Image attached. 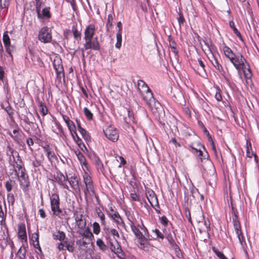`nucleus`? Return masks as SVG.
<instances>
[{
  "mask_svg": "<svg viewBox=\"0 0 259 259\" xmlns=\"http://www.w3.org/2000/svg\"><path fill=\"white\" fill-rule=\"evenodd\" d=\"M106 137L110 141L116 142L119 138V134L116 128L109 126L104 131Z\"/></svg>",
  "mask_w": 259,
  "mask_h": 259,
  "instance_id": "nucleus-10",
  "label": "nucleus"
},
{
  "mask_svg": "<svg viewBox=\"0 0 259 259\" xmlns=\"http://www.w3.org/2000/svg\"><path fill=\"white\" fill-rule=\"evenodd\" d=\"M51 209L54 215L59 216L62 213L60 208V198L58 194H53L51 197Z\"/></svg>",
  "mask_w": 259,
  "mask_h": 259,
  "instance_id": "nucleus-6",
  "label": "nucleus"
},
{
  "mask_svg": "<svg viewBox=\"0 0 259 259\" xmlns=\"http://www.w3.org/2000/svg\"><path fill=\"white\" fill-rule=\"evenodd\" d=\"M72 32L75 38H80L81 33L76 28H72Z\"/></svg>",
  "mask_w": 259,
  "mask_h": 259,
  "instance_id": "nucleus-44",
  "label": "nucleus"
},
{
  "mask_svg": "<svg viewBox=\"0 0 259 259\" xmlns=\"http://www.w3.org/2000/svg\"><path fill=\"white\" fill-rule=\"evenodd\" d=\"M15 182L12 181L11 180H9V181H7L5 183V187L8 192H10L12 191L13 184H14Z\"/></svg>",
  "mask_w": 259,
  "mask_h": 259,
  "instance_id": "nucleus-35",
  "label": "nucleus"
},
{
  "mask_svg": "<svg viewBox=\"0 0 259 259\" xmlns=\"http://www.w3.org/2000/svg\"><path fill=\"white\" fill-rule=\"evenodd\" d=\"M7 150L8 154H10L11 156H12L14 162L15 163V165L14 164L13 165L14 168L16 167L19 171L22 170V169H25L22 166V161L18 153L13 149L10 146H7Z\"/></svg>",
  "mask_w": 259,
  "mask_h": 259,
  "instance_id": "nucleus-5",
  "label": "nucleus"
},
{
  "mask_svg": "<svg viewBox=\"0 0 259 259\" xmlns=\"http://www.w3.org/2000/svg\"><path fill=\"white\" fill-rule=\"evenodd\" d=\"M39 213L40 217L42 218H45L46 216V213L42 209H40L39 210Z\"/></svg>",
  "mask_w": 259,
  "mask_h": 259,
  "instance_id": "nucleus-61",
  "label": "nucleus"
},
{
  "mask_svg": "<svg viewBox=\"0 0 259 259\" xmlns=\"http://www.w3.org/2000/svg\"><path fill=\"white\" fill-rule=\"evenodd\" d=\"M86 189L84 190V194L85 196H87L88 194H90V192L93 194L95 193L94 187L93 183L90 184L86 185Z\"/></svg>",
  "mask_w": 259,
  "mask_h": 259,
  "instance_id": "nucleus-28",
  "label": "nucleus"
},
{
  "mask_svg": "<svg viewBox=\"0 0 259 259\" xmlns=\"http://www.w3.org/2000/svg\"><path fill=\"white\" fill-rule=\"evenodd\" d=\"M95 31V26L94 24L89 25L84 31V39L85 40L86 48L90 47V40H92Z\"/></svg>",
  "mask_w": 259,
  "mask_h": 259,
  "instance_id": "nucleus-9",
  "label": "nucleus"
},
{
  "mask_svg": "<svg viewBox=\"0 0 259 259\" xmlns=\"http://www.w3.org/2000/svg\"><path fill=\"white\" fill-rule=\"evenodd\" d=\"M38 103L39 111L41 113L43 116L46 115L48 113V109L46 105L42 102L39 101Z\"/></svg>",
  "mask_w": 259,
  "mask_h": 259,
  "instance_id": "nucleus-29",
  "label": "nucleus"
},
{
  "mask_svg": "<svg viewBox=\"0 0 259 259\" xmlns=\"http://www.w3.org/2000/svg\"><path fill=\"white\" fill-rule=\"evenodd\" d=\"M79 132L85 141H89L91 140V137L89 133L83 128H80Z\"/></svg>",
  "mask_w": 259,
  "mask_h": 259,
  "instance_id": "nucleus-30",
  "label": "nucleus"
},
{
  "mask_svg": "<svg viewBox=\"0 0 259 259\" xmlns=\"http://www.w3.org/2000/svg\"><path fill=\"white\" fill-rule=\"evenodd\" d=\"M10 5V0H0V8H6Z\"/></svg>",
  "mask_w": 259,
  "mask_h": 259,
  "instance_id": "nucleus-39",
  "label": "nucleus"
},
{
  "mask_svg": "<svg viewBox=\"0 0 259 259\" xmlns=\"http://www.w3.org/2000/svg\"><path fill=\"white\" fill-rule=\"evenodd\" d=\"M155 233H156V234L158 237L161 238V239L163 238V235L158 229L155 230Z\"/></svg>",
  "mask_w": 259,
  "mask_h": 259,
  "instance_id": "nucleus-59",
  "label": "nucleus"
},
{
  "mask_svg": "<svg viewBox=\"0 0 259 259\" xmlns=\"http://www.w3.org/2000/svg\"><path fill=\"white\" fill-rule=\"evenodd\" d=\"M67 126L71 132L72 136H74V134H76L75 126L72 121H70L67 123Z\"/></svg>",
  "mask_w": 259,
  "mask_h": 259,
  "instance_id": "nucleus-31",
  "label": "nucleus"
},
{
  "mask_svg": "<svg viewBox=\"0 0 259 259\" xmlns=\"http://www.w3.org/2000/svg\"><path fill=\"white\" fill-rule=\"evenodd\" d=\"M32 238L33 239V241L36 243V245H38V234L37 233H36L33 234Z\"/></svg>",
  "mask_w": 259,
  "mask_h": 259,
  "instance_id": "nucleus-54",
  "label": "nucleus"
},
{
  "mask_svg": "<svg viewBox=\"0 0 259 259\" xmlns=\"http://www.w3.org/2000/svg\"><path fill=\"white\" fill-rule=\"evenodd\" d=\"M109 214L110 217L118 224H120L122 223V220L120 217L119 213L115 211L112 207L110 208L109 211Z\"/></svg>",
  "mask_w": 259,
  "mask_h": 259,
  "instance_id": "nucleus-13",
  "label": "nucleus"
},
{
  "mask_svg": "<svg viewBox=\"0 0 259 259\" xmlns=\"http://www.w3.org/2000/svg\"><path fill=\"white\" fill-rule=\"evenodd\" d=\"M14 171L18 178H20L21 176H27V175L25 173V169H22V170H20V172H18V170L16 169H15Z\"/></svg>",
  "mask_w": 259,
  "mask_h": 259,
  "instance_id": "nucleus-42",
  "label": "nucleus"
},
{
  "mask_svg": "<svg viewBox=\"0 0 259 259\" xmlns=\"http://www.w3.org/2000/svg\"><path fill=\"white\" fill-rule=\"evenodd\" d=\"M38 39L44 43L50 42L52 40V34L47 27L42 28L39 32Z\"/></svg>",
  "mask_w": 259,
  "mask_h": 259,
  "instance_id": "nucleus-7",
  "label": "nucleus"
},
{
  "mask_svg": "<svg viewBox=\"0 0 259 259\" xmlns=\"http://www.w3.org/2000/svg\"><path fill=\"white\" fill-rule=\"evenodd\" d=\"M83 112L85 117L88 120H91L93 119V114L88 108H84Z\"/></svg>",
  "mask_w": 259,
  "mask_h": 259,
  "instance_id": "nucleus-33",
  "label": "nucleus"
},
{
  "mask_svg": "<svg viewBox=\"0 0 259 259\" xmlns=\"http://www.w3.org/2000/svg\"><path fill=\"white\" fill-rule=\"evenodd\" d=\"M53 238L55 240L63 241L65 238V234L62 231H58L54 233L53 235Z\"/></svg>",
  "mask_w": 259,
  "mask_h": 259,
  "instance_id": "nucleus-26",
  "label": "nucleus"
},
{
  "mask_svg": "<svg viewBox=\"0 0 259 259\" xmlns=\"http://www.w3.org/2000/svg\"><path fill=\"white\" fill-rule=\"evenodd\" d=\"M8 199L9 202H11L12 203H13L14 202V197L13 194H9L8 195Z\"/></svg>",
  "mask_w": 259,
  "mask_h": 259,
  "instance_id": "nucleus-56",
  "label": "nucleus"
},
{
  "mask_svg": "<svg viewBox=\"0 0 259 259\" xmlns=\"http://www.w3.org/2000/svg\"><path fill=\"white\" fill-rule=\"evenodd\" d=\"M98 217L101 219L102 224L103 225H104L105 223V215H104V213L101 211H100L99 212H98Z\"/></svg>",
  "mask_w": 259,
  "mask_h": 259,
  "instance_id": "nucleus-49",
  "label": "nucleus"
},
{
  "mask_svg": "<svg viewBox=\"0 0 259 259\" xmlns=\"http://www.w3.org/2000/svg\"><path fill=\"white\" fill-rule=\"evenodd\" d=\"M72 137L76 144L80 148H81V146H84V144L82 142L81 140L79 138L76 133V134H74V136Z\"/></svg>",
  "mask_w": 259,
  "mask_h": 259,
  "instance_id": "nucleus-36",
  "label": "nucleus"
},
{
  "mask_svg": "<svg viewBox=\"0 0 259 259\" xmlns=\"http://www.w3.org/2000/svg\"><path fill=\"white\" fill-rule=\"evenodd\" d=\"M18 179L20 185L23 188V189H26L29 186V181L28 176L25 177L21 176L20 178H18Z\"/></svg>",
  "mask_w": 259,
  "mask_h": 259,
  "instance_id": "nucleus-22",
  "label": "nucleus"
},
{
  "mask_svg": "<svg viewBox=\"0 0 259 259\" xmlns=\"http://www.w3.org/2000/svg\"><path fill=\"white\" fill-rule=\"evenodd\" d=\"M73 245V243H69V244H66L65 247L68 251L72 252L74 249V248Z\"/></svg>",
  "mask_w": 259,
  "mask_h": 259,
  "instance_id": "nucleus-48",
  "label": "nucleus"
},
{
  "mask_svg": "<svg viewBox=\"0 0 259 259\" xmlns=\"http://www.w3.org/2000/svg\"><path fill=\"white\" fill-rule=\"evenodd\" d=\"M18 236L22 242L27 241V235L25 227L24 226H20L18 229Z\"/></svg>",
  "mask_w": 259,
  "mask_h": 259,
  "instance_id": "nucleus-19",
  "label": "nucleus"
},
{
  "mask_svg": "<svg viewBox=\"0 0 259 259\" xmlns=\"http://www.w3.org/2000/svg\"><path fill=\"white\" fill-rule=\"evenodd\" d=\"M230 61L238 70L239 73L242 71L246 78H249L251 76V70L249 64L241 54L235 55V57H233Z\"/></svg>",
  "mask_w": 259,
  "mask_h": 259,
  "instance_id": "nucleus-1",
  "label": "nucleus"
},
{
  "mask_svg": "<svg viewBox=\"0 0 259 259\" xmlns=\"http://www.w3.org/2000/svg\"><path fill=\"white\" fill-rule=\"evenodd\" d=\"M113 20V16L112 14H109L108 16L107 23V30L109 31V29L112 26V21Z\"/></svg>",
  "mask_w": 259,
  "mask_h": 259,
  "instance_id": "nucleus-37",
  "label": "nucleus"
},
{
  "mask_svg": "<svg viewBox=\"0 0 259 259\" xmlns=\"http://www.w3.org/2000/svg\"><path fill=\"white\" fill-rule=\"evenodd\" d=\"M79 234L82 238L77 241L76 244L77 245L85 246L87 245L93 243L92 239L94 236L89 228H87L79 232Z\"/></svg>",
  "mask_w": 259,
  "mask_h": 259,
  "instance_id": "nucleus-4",
  "label": "nucleus"
},
{
  "mask_svg": "<svg viewBox=\"0 0 259 259\" xmlns=\"http://www.w3.org/2000/svg\"><path fill=\"white\" fill-rule=\"evenodd\" d=\"M26 142L28 146H31L33 144V141L30 138L27 139Z\"/></svg>",
  "mask_w": 259,
  "mask_h": 259,
  "instance_id": "nucleus-62",
  "label": "nucleus"
},
{
  "mask_svg": "<svg viewBox=\"0 0 259 259\" xmlns=\"http://www.w3.org/2000/svg\"><path fill=\"white\" fill-rule=\"evenodd\" d=\"M167 239L170 244V245L174 247V248L175 249L176 252L177 253V256L180 257V255L181 254L180 252V249L179 247V246L177 245L173 237L171 235H168L167 236Z\"/></svg>",
  "mask_w": 259,
  "mask_h": 259,
  "instance_id": "nucleus-18",
  "label": "nucleus"
},
{
  "mask_svg": "<svg viewBox=\"0 0 259 259\" xmlns=\"http://www.w3.org/2000/svg\"><path fill=\"white\" fill-rule=\"evenodd\" d=\"M61 63V59L59 57H56L54 60L53 65L54 68L58 74L62 72L63 70V66Z\"/></svg>",
  "mask_w": 259,
  "mask_h": 259,
  "instance_id": "nucleus-12",
  "label": "nucleus"
},
{
  "mask_svg": "<svg viewBox=\"0 0 259 259\" xmlns=\"http://www.w3.org/2000/svg\"><path fill=\"white\" fill-rule=\"evenodd\" d=\"M6 111L10 116H12L13 114V111L10 107H7Z\"/></svg>",
  "mask_w": 259,
  "mask_h": 259,
  "instance_id": "nucleus-58",
  "label": "nucleus"
},
{
  "mask_svg": "<svg viewBox=\"0 0 259 259\" xmlns=\"http://www.w3.org/2000/svg\"><path fill=\"white\" fill-rule=\"evenodd\" d=\"M246 155L247 157L251 158L253 155L254 156L255 160L256 161V155L253 153L252 151L251 143L249 141H246Z\"/></svg>",
  "mask_w": 259,
  "mask_h": 259,
  "instance_id": "nucleus-24",
  "label": "nucleus"
},
{
  "mask_svg": "<svg viewBox=\"0 0 259 259\" xmlns=\"http://www.w3.org/2000/svg\"><path fill=\"white\" fill-rule=\"evenodd\" d=\"M64 243L60 242L58 245V248L59 250H63L64 249Z\"/></svg>",
  "mask_w": 259,
  "mask_h": 259,
  "instance_id": "nucleus-63",
  "label": "nucleus"
},
{
  "mask_svg": "<svg viewBox=\"0 0 259 259\" xmlns=\"http://www.w3.org/2000/svg\"><path fill=\"white\" fill-rule=\"evenodd\" d=\"M63 119L64 120V121L66 122V123L67 124V123H69L70 121H71L69 118L67 116H65V115H63Z\"/></svg>",
  "mask_w": 259,
  "mask_h": 259,
  "instance_id": "nucleus-64",
  "label": "nucleus"
},
{
  "mask_svg": "<svg viewBox=\"0 0 259 259\" xmlns=\"http://www.w3.org/2000/svg\"><path fill=\"white\" fill-rule=\"evenodd\" d=\"M74 217L78 228L81 230L85 229L87 223L83 215L78 211H75L74 213Z\"/></svg>",
  "mask_w": 259,
  "mask_h": 259,
  "instance_id": "nucleus-11",
  "label": "nucleus"
},
{
  "mask_svg": "<svg viewBox=\"0 0 259 259\" xmlns=\"http://www.w3.org/2000/svg\"><path fill=\"white\" fill-rule=\"evenodd\" d=\"M147 198L153 207L158 206L157 197L153 191L147 196Z\"/></svg>",
  "mask_w": 259,
  "mask_h": 259,
  "instance_id": "nucleus-15",
  "label": "nucleus"
},
{
  "mask_svg": "<svg viewBox=\"0 0 259 259\" xmlns=\"http://www.w3.org/2000/svg\"><path fill=\"white\" fill-rule=\"evenodd\" d=\"M90 47L86 48L85 43L84 45V47L85 50H88L89 49H93L95 50H98L100 49V45L98 40V38L97 37H95L93 40H90Z\"/></svg>",
  "mask_w": 259,
  "mask_h": 259,
  "instance_id": "nucleus-16",
  "label": "nucleus"
},
{
  "mask_svg": "<svg viewBox=\"0 0 259 259\" xmlns=\"http://www.w3.org/2000/svg\"><path fill=\"white\" fill-rule=\"evenodd\" d=\"M42 16L44 17L49 18L51 17L50 12V8H44L42 11Z\"/></svg>",
  "mask_w": 259,
  "mask_h": 259,
  "instance_id": "nucleus-41",
  "label": "nucleus"
},
{
  "mask_svg": "<svg viewBox=\"0 0 259 259\" xmlns=\"http://www.w3.org/2000/svg\"><path fill=\"white\" fill-rule=\"evenodd\" d=\"M131 197L133 200L134 201H139L140 196L137 194L136 193H131Z\"/></svg>",
  "mask_w": 259,
  "mask_h": 259,
  "instance_id": "nucleus-52",
  "label": "nucleus"
},
{
  "mask_svg": "<svg viewBox=\"0 0 259 259\" xmlns=\"http://www.w3.org/2000/svg\"><path fill=\"white\" fill-rule=\"evenodd\" d=\"M212 250L220 259H227L223 253L218 250L215 247H213Z\"/></svg>",
  "mask_w": 259,
  "mask_h": 259,
  "instance_id": "nucleus-40",
  "label": "nucleus"
},
{
  "mask_svg": "<svg viewBox=\"0 0 259 259\" xmlns=\"http://www.w3.org/2000/svg\"><path fill=\"white\" fill-rule=\"evenodd\" d=\"M116 39H117V42L115 45V47L119 49L121 45V40H122V36H121V33H120V32H118L116 34Z\"/></svg>",
  "mask_w": 259,
  "mask_h": 259,
  "instance_id": "nucleus-34",
  "label": "nucleus"
},
{
  "mask_svg": "<svg viewBox=\"0 0 259 259\" xmlns=\"http://www.w3.org/2000/svg\"><path fill=\"white\" fill-rule=\"evenodd\" d=\"M215 98L217 101H220L222 99V95L219 92H217L215 95Z\"/></svg>",
  "mask_w": 259,
  "mask_h": 259,
  "instance_id": "nucleus-55",
  "label": "nucleus"
},
{
  "mask_svg": "<svg viewBox=\"0 0 259 259\" xmlns=\"http://www.w3.org/2000/svg\"><path fill=\"white\" fill-rule=\"evenodd\" d=\"M95 164L96 165V166H97L98 169L102 170V169L103 168V164L102 163L101 161L100 160V159L98 157H96L95 158Z\"/></svg>",
  "mask_w": 259,
  "mask_h": 259,
  "instance_id": "nucleus-43",
  "label": "nucleus"
},
{
  "mask_svg": "<svg viewBox=\"0 0 259 259\" xmlns=\"http://www.w3.org/2000/svg\"><path fill=\"white\" fill-rule=\"evenodd\" d=\"M26 249L25 246L22 244L16 254L18 259H26Z\"/></svg>",
  "mask_w": 259,
  "mask_h": 259,
  "instance_id": "nucleus-20",
  "label": "nucleus"
},
{
  "mask_svg": "<svg viewBox=\"0 0 259 259\" xmlns=\"http://www.w3.org/2000/svg\"><path fill=\"white\" fill-rule=\"evenodd\" d=\"M225 56L230 60H232L233 57H235V55L233 53L232 50L229 47L225 46L223 49Z\"/></svg>",
  "mask_w": 259,
  "mask_h": 259,
  "instance_id": "nucleus-25",
  "label": "nucleus"
},
{
  "mask_svg": "<svg viewBox=\"0 0 259 259\" xmlns=\"http://www.w3.org/2000/svg\"><path fill=\"white\" fill-rule=\"evenodd\" d=\"M131 226L133 232L138 239V242L140 243L139 247L144 250H147L148 240L143 235L139 228H141L142 230L144 229L140 225L136 226L133 222H132Z\"/></svg>",
  "mask_w": 259,
  "mask_h": 259,
  "instance_id": "nucleus-3",
  "label": "nucleus"
},
{
  "mask_svg": "<svg viewBox=\"0 0 259 259\" xmlns=\"http://www.w3.org/2000/svg\"><path fill=\"white\" fill-rule=\"evenodd\" d=\"M83 179L85 185L93 183L91 177H89L88 175H86L85 176H84Z\"/></svg>",
  "mask_w": 259,
  "mask_h": 259,
  "instance_id": "nucleus-46",
  "label": "nucleus"
},
{
  "mask_svg": "<svg viewBox=\"0 0 259 259\" xmlns=\"http://www.w3.org/2000/svg\"><path fill=\"white\" fill-rule=\"evenodd\" d=\"M232 220L235 231L236 232V234L237 235V237L239 241V242L241 245H243V242H244V237L243 236L242 233L241 231V227L240 223L238 220V215H235L234 217H232Z\"/></svg>",
  "mask_w": 259,
  "mask_h": 259,
  "instance_id": "nucleus-8",
  "label": "nucleus"
},
{
  "mask_svg": "<svg viewBox=\"0 0 259 259\" xmlns=\"http://www.w3.org/2000/svg\"><path fill=\"white\" fill-rule=\"evenodd\" d=\"M5 48L6 52L12 57L11 53L13 51V47L11 45V44H10L9 45L7 46Z\"/></svg>",
  "mask_w": 259,
  "mask_h": 259,
  "instance_id": "nucleus-51",
  "label": "nucleus"
},
{
  "mask_svg": "<svg viewBox=\"0 0 259 259\" xmlns=\"http://www.w3.org/2000/svg\"><path fill=\"white\" fill-rule=\"evenodd\" d=\"M128 119H127V117H125V120L126 122H130V121H134V116H133V113L128 111Z\"/></svg>",
  "mask_w": 259,
  "mask_h": 259,
  "instance_id": "nucleus-47",
  "label": "nucleus"
},
{
  "mask_svg": "<svg viewBox=\"0 0 259 259\" xmlns=\"http://www.w3.org/2000/svg\"><path fill=\"white\" fill-rule=\"evenodd\" d=\"M43 149L45 152L46 153L47 156L49 159H51V158H53L55 156V154L54 152L51 151L50 147L49 145H46L43 147Z\"/></svg>",
  "mask_w": 259,
  "mask_h": 259,
  "instance_id": "nucleus-27",
  "label": "nucleus"
},
{
  "mask_svg": "<svg viewBox=\"0 0 259 259\" xmlns=\"http://www.w3.org/2000/svg\"><path fill=\"white\" fill-rule=\"evenodd\" d=\"M194 219L196 220V221L199 223H204V226L205 228H208L209 224H207L205 221H204V217L201 212V211H199L197 215H195L194 216Z\"/></svg>",
  "mask_w": 259,
  "mask_h": 259,
  "instance_id": "nucleus-21",
  "label": "nucleus"
},
{
  "mask_svg": "<svg viewBox=\"0 0 259 259\" xmlns=\"http://www.w3.org/2000/svg\"><path fill=\"white\" fill-rule=\"evenodd\" d=\"M100 230V226L98 223L95 222L93 224V231L95 234H98Z\"/></svg>",
  "mask_w": 259,
  "mask_h": 259,
  "instance_id": "nucleus-45",
  "label": "nucleus"
},
{
  "mask_svg": "<svg viewBox=\"0 0 259 259\" xmlns=\"http://www.w3.org/2000/svg\"><path fill=\"white\" fill-rule=\"evenodd\" d=\"M161 223L165 225H167V222H168V220L167 219V218L165 217V216H163L161 218Z\"/></svg>",
  "mask_w": 259,
  "mask_h": 259,
  "instance_id": "nucleus-57",
  "label": "nucleus"
},
{
  "mask_svg": "<svg viewBox=\"0 0 259 259\" xmlns=\"http://www.w3.org/2000/svg\"><path fill=\"white\" fill-rule=\"evenodd\" d=\"M208 59L212 63V64L220 71L223 70L222 67L221 65L219 63L218 60L214 57L213 54H211L209 57H208Z\"/></svg>",
  "mask_w": 259,
  "mask_h": 259,
  "instance_id": "nucleus-23",
  "label": "nucleus"
},
{
  "mask_svg": "<svg viewBox=\"0 0 259 259\" xmlns=\"http://www.w3.org/2000/svg\"><path fill=\"white\" fill-rule=\"evenodd\" d=\"M178 21L179 22L180 26L183 24L185 21V19L183 17V14L181 13H179V17L178 18Z\"/></svg>",
  "mask_w": 259,
  "mask_h": 259,
  "instance_id": "nucleus-50",
  "label": "nucleus"
},
{
  "mask_svg": "<svg viewBox=\"0 0 259 259\" xmlns=\"http://www.w3.org/2000/svg\"><path fill=\"white\" fill-rule=\"evenodd\" d=\"M8 32L5 31L3 35V40L5 45V47H7V46L9 45L10 42V39L8 34Z\"/></svg>",
  "mask_w": 259,
  "mask_h": 259,
  "instance_id": "nucleus-32",
  "label": "nucleus"
},
{
  "mask_svg": "<svg viewBox=\"0 0 259 259\" xmlns=\"http://www.w3.org/2000/svg\"><path fill=\"white\" fill-rule=\"evenodd\" d=\"M109 247L111 250L116 254L119 253L121 251L120 246L116 240L110 242Z\"/></svg>",
  "mask_w": 259,
  "mask_h": 259,
  "instance_id": "nucleus-17",
  "label": "nucleus"
},
{
  "mask_svg": "<svg viewBox=\"0 0 259 259\" xmlns=\"http://www.w3.org/2000/svg\"><path fill=\"white\" fill-rule=\"evenodd\" d=\"M78 158L80 162L83 163L84 164H85V159L82 154H80Z\"/></svg>",
  "mask_w": 259,
  "mask_h": 259,
  "instance_id": "nucleus-60",
  "label": "nucleus"
},
{
  "mask_svg": "<svg viewBox=\"0 0 259 259\" xmlns=\"http://www.w3.org/2000/svg\"><path fill=\"white\" fill-rule=\"evenodd\" d=\"M56 179L58 183L61 185L64 188L68 189V185L64 184V182H66L68 180L67 176H65L61 173H58Z\"/></svg>",
  "mask_w": 259,
  "mask_h": 259,
  "instance_id": "nucleus-14",
  "label": "nucleus"
},
{
  "mask_svg": "<svg viewBox=\"0 0 259 259\" xmlns=\"http://www.w3.org/2000/svg\"><path fill=\"white\" fill-rule=\"evenodd\" d=\"M138 87L143 99L149 107L152 108L153 104H155V102L153 94L148 86L144 81L139 80L138 82Z\"/></svg>",
  "mask_w": 259,
  "mask_h": 259,
  "instance_id": "nucleus-2",
  "label": "nucleus"
},
{
  "mask_svg": "<svg viewBox=\"0 0 259 259\" xmlns=\"http://www.w3.org/2000/svg\"><path fill=\"white\" fill-rule=\"evenodd\" d=\"M97 245L99 247V248L102 250L104 251V250H106L107 248L106 245L105 244L104 242L101 239H98L97 241Z\"/></svg>",
  "mask_w": 259,
  "mask_h": 259,
  "instance_id": "nucleus-38",
  "label": "nucleus"
},
{
  "mask_svg": "<svg viewBox=\"0 0 259 259\" xmlns=\"http://www.w3.org/2000/svg\"><path fill=\"white\" fill-rule=\"evenodd\" d=\"M109 233H110L111 235H112L113 236H116L117 237L119 238L118 233L116 229H110L109 231Z\"/></svg>",
  "mask_w": 259,
  "mask_h": 259,
  "instance_id": "nucleus-53",
  "label": "nucleus"
}]
</instances>
